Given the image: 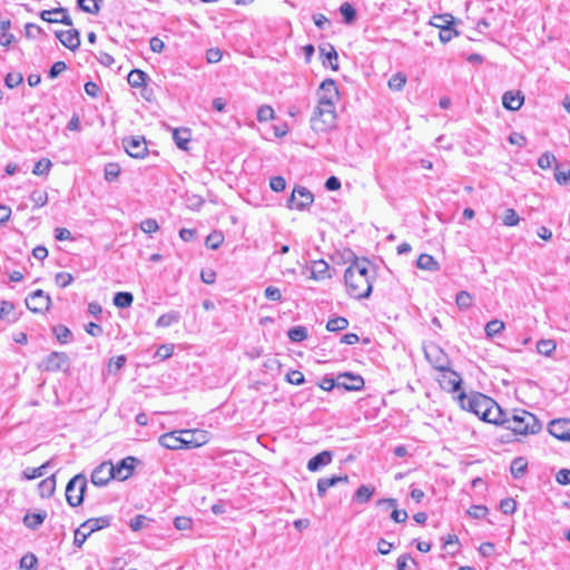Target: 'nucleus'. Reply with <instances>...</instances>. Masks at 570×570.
Listing matches in <instances>:
<instances>
[{
    "label": "nucleus",
    "mask_w": 570,
    "mask_h": 570,
    "mask_svg": "<svg viewBox=\"0 0 570 570\" xmlns=\"http://www.w3.org/2000/svg\"><path fill=\"white\" fill-rule=\"evenodd\" d=\"M317 106L311 117V127L316 132L332 129L336 122V104L340 91L335 80L328 78L322 81L317 89Z\"/></svg>",
    "instance_id": "obj_1"
},
{
    "label": "nucleus",
    "mask_w": 570,
    "mask_h": 570,
    "mask_svg": "<svg viewBox=\"0 0 570 570\" xmlns=\"http://www.w3.org/2000/svg\"><path fill=\"white\" fill-rule=\"evenodd\" d=\"M373 278L374 269L370 261L355 259L344 273L347 294L357 299L367 298L372 293Z\"/></svg>",
    "instance_id": "obj_2"
},
{
    "label": "nucleus",
    "mask_w": 570,
    "mask_h": 570,
    "mask_svg": "<svg viewBox=\"0 0 570 570\" xmlns=\"http://www.w3.org/2000/svg\"><path fill=\"white\" fill-rule=\"evenodd\" d=\"M459 397L463 410L475 414L484 422L500 424L504 420V412L499 404L484 394L472 393L465 395L462 392Z\"/></svg>",
    "instance_id": "obj_3"
},
{
    "label": "nucleus",
    "mask_w": 570,
    "mask_h": 570,
    "mask_svg": "<svg viewBox=\"0 0 570 570\" xmlns=\"http://www.w3.org/2000/svg\"><path fill=\"white\" fill-rule=\"evenodd\" d=\"M500 424H504L508 430L520 435L535 434L541 430L537 416L525 410H514L511 416L504 413V420Z\"/></svg>",
    "instance_id": "obj_4"
},
{
    "label": "nucleus",
    "mask_w": 570,
    "mask_h": 570,
    "mask_svg": "<svg viewBox=\"0 0 570 570\" xmlns=\"http://www.w3.org/2000/svg\"><path fill=\"white\" fill-rule=\"evenodd\" d=\"M110 522L111 518L108 515L86 520L75 531L73 544L81 548L91 533L109 527Z\"/></svg>",
    "instance_id": "obj_5"
},
{
    "label": "nucleus",
    "mask_w": 570,
    "mask_h": 570,
    "mask_svg": "<svg viewBox=\"0 0 570 570\" xmlns=\"http://www.w3.org/2000/svg\"><path fill=\"white\" fill-rule=\"evenodd\" d=\"M87 489V478L83 474L75 475L66 487V500L70 507H78L83 502Z\"/></svg>",
    "instance_id": "obj_6"
},
{
    "label": "nucleus",
    "mask_w": 570,
    "mask_h": 570,
    "mask_svg": "<svg viewBox=\"0 0 570 570\" xmlns=\"http://www.w3.org/2000/svg\"><path fill=\"white\" fill-rule=\"evenodd\" d=\"M314 202L313 194L303 186H296L288 199V207L297 210L308 208Z\"/></svg>",
    "instance_id": "obj_7"
},
{
    "label": "nucleus",
    "mask_w": 570,
    "mask_h": 570,
    "mask_svg": "<svg viewBox=\"0 0 570 570\" xmlns=\"http://www.w3.org/2000/svg\"><path fill=\"white\" fill-rule=\"evenodd\" d=\"M424 354L430 364L438 371L445 370L450 365L448 355L435 344L425 346Z\"/></svg>",
    "instance_id": "obj_8"
},
{
    "label": "nucleus",
    "mask_w": 570,
    "mask_h": 570,
    "mask_svg": "<svg viewBox=\"0 0 570 570\" xmlns=\"http://www.w3.org/2000/svg\"><path fill=\"white\" fill-rule=\"evenodd\" d=\"M185 449L199 448L209 441V432L206 430H180Z\"/></svg>",
    "instance_id": "obj_9"
},
{
    "label": "nucleus",
    "mask_w": 570,
    "mask_h": 570,
    "mask_svg": "<svg viewBox=\"0 0 570 570\" xmlns=\"http://www.w3.org/2000/svg\"><path fill=\"white\" fill-rule=\"evenodd\" d=\"M51 299L42 289H37L26 298V305L32 313H45L49 309Z\"/></svg>",
    "instance_id": "obj_10"
},
{
    "label": "nucleus",
    "mask_w": 570,
    "mask_h": 570,
    "mask_svg": "<svg viewBox=\"0 0 570 570\" xmlns=\"http://www.w3.org/2000/svg\"><path fill=\"white\" fill-rule=\"evenodd\" d=\"M126 153L132 158H144L147 153V142L141 136H132L122 140Z\"/></svg>",
    "instance_id": "obj_11"
},
{
    "label": "nucleus",
    "mask_w": 570,
    "mask_h": 570,
    "mask_svg": "<svg viewBox=\"0 0 570 570\" xmlns=\"http://www.w3.org/2000/svg\"><path fill=\"white\" fill-rule=\"evenodd\" d=\"M439 372L438 381L443 390L449 392H456L460 390L462 379L456 372L452 371L449 366L445 367V370H440Z\"/></svg>",
    "instance_id": "obj_12"
},
{
    "label": "nucleus",
    "mask_w": 570,
    "mask_h": 570,
    "mask_svg": "<svg viewBox=\"0 0 570 570\" xmlns=\"http://www.w3.org/2000/svg\"><path fill=\"white\" fill-rule=\"evenodd\" d=\"M40 18L50 23H62L65 26H72V20L66 8L59 7L50 10H42Z\"/></svg>",
    "instance_id": "obj_13"
},
{
    "label": "nucleus",
    "mask_w": 570,
    "mask_h": 570,
    "mask_svg": "<svg viewBox=\"0 0 570 570\" xmlns=\"http://www.w3.org/2000/svg\"><path fill=\"white\" fill-rule=\"evenodd\" d=\"M114 464L104 462L98 465L91 473V482L97 487L106 485L111 479H115Z\"/></svg>",
    "instance_id": "obj_14"
},
{
    "label": "nucleus",
    "mask_w": 570,
    "mask_h": 570,
    "mask_svg": "<svg viewBox=\"0 0 570 570\" xmlns=\"http://www.w3.org/2000/svg\"><path fill=\"white\" fill-rule=\"evenodd\" d=\"M336 387L345 391H361L364 387V380L362 376L351 373L340 374L336 380Z\"/></svg>",
    "instance_id": "obj_15"
},
{
    "label": "nucleus",
    "mask_w": 570,
    "mask_h": 570,
    "mask_svg": "<svg viewBox=\"0 0 570 570\" xmlns=\"http://www.w3.org/2000/svg\"><path fill=\"white\" fill-rule=\"evenodd\" d=\"M549 432L560 441H570V419H556L549 424Z\"/></svg>",
    "instance_id": "obj_16"
},
{
    "label": "nucleus",
    "mask_w": 570,
    "mask_h": 570,
    "mask_svg": "<svg viewBox=\"0 0 570 570\" xmlns=\"http://www.w3.org/2000/svg\"><path fill=\"white\" fill-rule=\"evenodd\" d=\"M46 371L56 372L59 370L67 368L69 366V358L66 353L52 352L43 361Z\"/></svg>",
    "instance_id": "obj_17"
},
{
    "label": "nucleus",
    "mask_w": 570,
    "mask_h": 570,
    "mask_svg": "<svg viewBox=\"0 0 570 570\" xmlns=\"http://www.w3.org/2000/svg\"><path fill=\"white\" fill-rule=\"evenodd\" d=\"M136 459L134 456H127L121 460L117 465H114L115 479L119 481L127 480L134 472Z\"/></svg>",
    "instance_id": "obj_18"
},
{
    "label": "nucleus",
    "mask_w": 570,
    "mask_h": 570,
    "mask_svg": "<svg viewBox=\"0 0 570 570\" xmlns=\"http://www.w3.org/2000/svg\"><path fill=\"white\" fill-rule=\"evenodd\" d=\"M56 37L71 51L77 50L80 46L79 32L76 29L56 31Z\"/></svg>",
    "instance_id": "obj_19"
},
{
    "label": "nucleus",
    "mask_w": 570,
    "mask_h": 570,
    "mask_svg": "<svg viewBox=\"0 0 570 570\" xmlns=\"http://www.w3.org/2000/svg\"><path fill=\"white\" fill-rule=\"evenodd\" d=\"M183 442V434L179 431L168 432L159 438V444L169 450L185 449Z\"/></svg>",
    "instance_id": "obj_20"
},
{
    "label": "nucleus",
    "mask_w": 570,
    "mask_h": 570,
    "mask_svg": "<svg viewBox=\"0 0 570 570\" xmlns=\"http://www.w3.org/2000/svg\"><path fill=\"white\" fill-rule=\"evenodd\" d=\"M524 101V96L521 91H507L502 97V105L505 109L517 111L519 110Z\"/></svg>",
    "instance_id": "obj_21"
},
{
    "label": "nucleus",
    "mask_w": 570,
    "mask_h": 570,
    "mask_svg": "<svg viewBox=\"0 0 570 570\" xmlns=\"http://www.w3.org/2000/svg\"><path fill=\"white\" fill-rule=\"evenodd\" d=\"M332 459L333 454L331 451L320 452L307 462V469L312 472H316L321 468L328 465Z\"/></svg>",
    "instance_id": "obj_22"
},
{
    "label": "nucleus",
    "mask_w": 570,
    "mask_h": 570,
    "mask_svg": "<svg viewBox=\"0 0 570 570\" xmlns=\"http://www.w3.org/2000/svg\"><path fill=\"white\" fill-rule=\"evenodd\" d=\"M348 476L347 475H333L331 478H322L317 481V494L323 498L326 494V491L338 484L340 482H347Z\"/></svg>",
    "instance_id": "obj_23"
},
{
    "label": "nucleus",
    "mask_w": 570,
    "mask_h": 570,
    "mask_svg": "<svg viewBox=\"0 0 570 570\" xmlns=\"http://www.w3.org/2000/svg\"><path fill=\"white\" fill-rule=\"evenodd\" d=\"M328 269H330V265L325 261H323V259L314 261L312 263V269H311L312 278L315 281H323V279L330 278L331 275L328 273Z\"/></svg>",
    "instance_id": "obj_24"
},
{
    "label": "nucleus",
    "mask_w": 570,
    "mask_h": 570,
    "mask_svg": "<svg viewBox=\"0 0 570 570\" xmlns=\"http://www.w3.org/2000/svg\"><path fill=\"white\" fill-rule=\"evenodd\" d=\"M320 53L321 56H324L325 59L328 61V65L332 70L337 71L338 70V63H337V52L333 45L331 43H323L320 46Z\"/></svg>",
    "instance_id": "obj_25"
},
{
    "label": "nucleus",
    "mask_w": 570,
    "mask_h": 570,
    "mask_svg": "<svg viewBox=\"0 0 570 570\" xmlns=\"http://www.w3.org/2000/svg\"><path fill=\"white\" fill-rule=\"evenodd\" d=\"M173 139L178 148L183 150H188V144L191 139L190 130L187 128L174 129Z\"/></svg>",
    "instance_id": "obj_26"
},
{
    "label": "nucleus",
    "mask_w": 570,
    "mask_h": 570,
    "mask_svg": "<svg viewBox=\"0 0 570 570\" xmlns=\"http://www.w3.org/2000/svg\"><path fill=\"white\" fill-rule=\"evenodd\" d=\"M416 266L420 269L429 271V272H436L440 269V264L438 261L429 254H421L417 257Z\"/></svg>",
    "instance_id": "obj_27"
},
{
    "label": "nucleus",
    "mask_w": 570,
    "mask_h": 570,
    "mask_svg": "<svg viewBox=\"0 0 570 570\" xmlns=\"http://www.w3.org/2000/svg\"><path fill=\"white\" fill-rule=\"evenodd\" d=\"M379 504H386L390 508H393V511L391 513L392 520H394L396 523L405 522L407 519V512L405 510H397L396 509V500L395 499H382L379 501Z\"/></svg>",
    "instance_id": "obj_28"
},
{
    "label": "nucleus",
    "mask_w": 570,
    "mask_h": 570,
    "mask_svg": "<svg viewBox=\"0 0 570 570\" xmlns=\"http://www.w3.org/2000/svg\"><path fill=\"white\" fill-rule=\"evenodd\" d=\"M56 484H57L56 474H52V475L43 479L39 483L40 497L41 498H50L56 491Z\"/></svg>",
    "instance_id": "obj_29"
},
{
    "label": "nucleus",
    "mask_w": 570,
    "mask_h": 570,
    "mask_svg": "<svg viewBox=\"0 0 570 570\" xmlns=\"http://www.w3.org/2000/svg\"><path fill=\"white\" fill-rule=\"evenodd\" d=\"M46 517V512L27 513L23 517V524L29 529L36 530L43 523Z\"/></svg>",
    "instance_id": "obj_30"
},
{
    "label": "nucleus",
    "mask_w": 570,
    "mask_h": 570,
    "mask_svg": "<svg viewBox=\"0 0 570 570\" xmlns=\"http://www.w3.org/2000/svg\"><path fill=\"white\" fill-rule=\"evenodd\" d=\"M453 23L454 17L450 13L434 14L430 20V24L438 29H444L445 27L453 26Z\"/></svg>",
    "instance_id": "obj_31"
},
{
    "label": "nucleus",
    "mask_w": 570,
    "mask_h": 570,
    "mask_svg": "<svg viewBox=\"0 0 570 570\" xmlns=\"http://www.w3.org/2000/svg\"><path fill=\"white\" fill-rule=\"evenodd\" d=\"M146 78L147 75L144 71L139 69H134L128 73L127 80L131 87L140 88L145 85Z\"/></svg>",
    "instance_id": "obj_32"
},
{
    "label": "nucleus",
    "mask_w": 570,
    "mask_h": 570,
    "mask_svg": "<svg viewBox=\"0 0 570 570\" xmlns=\"http://www.w3.org/2000/svg\"><path fill=\"white\" fill-rule=\"evenodd\" d=\"M504 322L501 320H492L485 324L484 332L487 337L493 338L504 330Z\"/></svg>",
    "instance_id": "obj_33"
},
{
    "label": "nucleus",
    "mask_w": 570,
    "mask_h": 570,
    "mask_svg": "<svg viewBox=\"0 0 570 570\" xmlns=\"http://www.w3.org/2000/svg\"><path fill=\"white\" fill-rule=\"evenodd\" d=\"M406 83V76L403 72H396L389 79L387 86L391 90L401 91Z\"/></svg>",
    "instance_id": "obj_34"
},
{
    "label": "nucleus",
    "mask_w": 570,
    "mask_h": 570,
    "mask_svg": "<svg viewBox=\"0 0 570 570\" xmlns=\"http://www.w3.org/2000/svg\"><path fill=\"white\" fill-rule=\"evenodd\" d=\"M557 348V343L553 340H540L537 343L538 353L544 356H551Z\"/></svg>",
    "instance_id": "obj_35"
},
{
    "label": "nucleus",
    "mask_w": 570,
    "mask_h": 570,
    "mask_svg": "<svg viewBox=\"0 0 570 570\" xmlns=\"http://www.w3.org/2000/svg\"><path fill=\"white\" fill-rule=\"evenodd\" d=\"M50 463H51V461H47L46 463H43L42 465H40L38 468L26 469L22 473L23 478L26 480H33V479L42 476L45 474L46 469L50 466Z\"/></svg>",
    "instance_id": "obj_36"
},
{
    "label": "nucleus",
    "mask_w": 570,
    "mask_h": 570,
    "mask_svg": "<svg viewBox=\"0 0 570 570\" xmlns=\"http://www.w3.org/2000/svg\"><path fill=\"white\" fill-rule=\"evenodd\" d=\"M132 301L134 296L129 292H118L114 297V304L120 308L129 307Z\"/></svg>",
    "instance_id": "obj_37"
},
{
    "label": "nucleus",
    "mask_w": 570,
    "mask_h": 570,
    "mask_svg": "<svg viewBox=\"0 0 570 570\" xmlns=\"http://www.w3.org/2000/svg\"><path fill=\"white\" fill-rule=\"evenodd\" d=\"M52 167V163L48 158H41L38 160L32 169V174L36 176L48 175Z\"/></svg>",
    "instance_id": "obj_38"
},
{
    "label": "nucleus",
    "mask_w": 570,
    "mask_h": 570,
    "mask_svg": "<svg viewBox=\"0 0 570 570\" xmlns=\"http://www.w3.org/2000/svg\"><path fill=\"white\" fill-rule=\"evenodd\" d=\"M374 493V488L371 485L363 484L355 492V500L361 503H365L370 501L371 497Z\"/></svg>",
    "instance_id": "obj_39"
},
{
    "label": "nucleus",
    "mask_w": 570,
    "mask_h": 570,
    "mask_svg": "<svg viewBox=\"0 0 570 570\" xmlns=\"http://www.w3.org/2000/svg\"><path fill=\"white\" fill-rule=\"evenodd\" d=\"M348 326V321L345 317H335L328 320L326 330L330 332H337L345 330Z\"/></svg>",
    "instance_id": "obj_40"
},
{
    "label": "nucleus",
    "mask_w": 570,
    "mask_h": 570,
    "mask_svg": "<svg viewBox=\"0 0 570 570\" xmlns=\"http://www.w3.org/2000/svg\"><path fill=\"white\" fill-rule=\"evenodd\" d=\"M275 118V111L269 105H262L257 110V120L265 122Z\"/></svg>",
    "instance_id": "obj_41"
},
{
    "label": "nucleus",
    "mask_w": 570,
    "mask_h": 570,
    "mask_svg": "<svg viewBox=\"0 0 570 570\" xmlns=\"http://www.w3.org/2000/svg\"><path fill=\"white\" fill-rule=\"evenodd\" d=\"M502 223L504 226L513 227L520 223V217L513 208H508L504 212Z\"/></svg>",
    "instance_id": "obj_42"
},
{
    "label": "nucleus",
    "mask_w": 570,
    "mask_h": 570,
    "mask_svg": "<svg viewBox=\"0 0 570 570\" xmlns=\"http://www.w3.org/2000/svg\"><path fill=\"white\" fill-rule=\"evenodd\" d=\"M455 302L461 309H468L471 307L473 298L470 293L461 291L456 294Z\"/></svg>",
    "instance_id": "obj_43"
},
{
    "label": "nucleus",
    "mask_w": 570,
    "mask_h": 570,
    "mask_svg": "<svg viewBox=\"0 0 570 570\" xmlns=\"http://www.w3.org/2000/svg\"><path fill=\"white\" fill-rule=\"evenodd\" d=\"M340 12L343 16L346 23H351L356 18V10L353 8V6L348 2H344L340 7Z\"/></svg>",
    "instance_id": "obj_44"
},
{
    "label": "nucleus",
    "mask_w": 570,
    "mask_h": 570,
    "mask_svg": "<svg viewBox=\"0 0 570 570\" xmlns=\"http://www.w3.org/2000/svg\"><path fill=\"white\" fill-rule=\"evenodd\" d=\"M120 175V167L116 163H109L105 166V179L107 181L116 180Z\"/></svg>",
    "instance_id": "obj_45"
},
{
    "label": "nucleus",
    "mask_w": 570,
    "mask_h": 570,
    "mask_svg": "<svg viewBox=\"0 0 570 570\" xmlns=\"http://www.w3.org/2000/svg\"><path fill=\"white\" fill-rule=\"evenodd\" d=\"M307 337V331L304 326H295L288 331V338L292 342H302Z\"/></svg>",
    "instance_id": "obj_46"
},
{
    "label": "nucleus",
    "mask_w": 570,
    "mask_h": 570,
    "mask_svg": "<svg viewBox=\"0 0 570 570\" xmlns=\"http://www.w3.org/2000/svg\"><path fill=\"white\" fill-rule=\"evenodd\" d=\"M527 469V461L523 458H517L511 463V473L518 478L524 473Z\"/></svg>",
    "instance_id": "obj_47"
},
{
    "label": "nucleus",
    "mask_w": 570,
    "mask_h": 570,
    "mask_svg": "<svg viewBox=\"0 0 570 570\" xmlns=\"http://www.w3.org/2000/svg\"><path fill=\"white\" fill-rule=\"evenodd\" d=\"M30 199L36 207H42L48 203V194L45 190H35L31 193Z\"/></svg>",
    "instance_id": "obj_48"
},
{
    "label": "nucleus",
    "mask_w": 570,
    "mask_h": 570,
    "mask_svg": "<svg viewBox=\"0 0 570 570\" xmlns=\"http://www.w3.org/2000/svg\"><path fill=\"white\" fill-rule=\"evenodd\" d=\"M224 240V236L220 233H212L206 238V246L212 249H217Z\"/></svg>",
    "instance_id": "obj_49"
},
{
    "label": "nucleus",
    "mask_w": 570,
    "mask_h": 570,
    "mask_svg": "<svg viewBox=\"0 0 570 570\" xmlns=\"http://www.w3.org/2000/svg\"><path fill=\"white\" fill-rule=\"evenodd\" d=\"M23 80L20 72H9L4 78V83L8 88L12 89L19 86Z\"/></svg>",
    "instance_id": "obj_50"
},
{
    "label": "nucleus",
    "mask_w": 570,
    "mask_h": 570,
    "mask_svg": "<svg viewBox=\"0 0 570 570\" xmlns=\"http://www.w3.org/2000/svg\"><path fill=\"white\" fill-rule=\"evenodd\" d=\"M177 321H178V316L175 313L163 314L158 317L156 325L158 327H168Z\"/></svg>",
    "instance_id": "obj_51"
},
{
    "label": "nucleus",
    "mask_w": 570,
    "mask_h": 570,
    "mask_svg": "<svg viewBox=\"0 0 570 570\" xmlns=\"http://www.w3.org/2000/svg\"><path fill=\"white\" fill-rule=\"evenodd\" d=\"M557 161L556 157L551 153H544L542 154L538 159V166L541 169H548Z\"/></svg>",
    "instance_id": "obj_52"
},
{
    "label": "nucleus",
    "mask_w": 570,
    "mask_h": 570,
    "mask_svg": "<svg viewBox=\"0 0 570 570\" xmlns=\"http://www.w3.org/2000/svg\"><path fill=\"white\" fill-rule=\"evenodd\" d=\"M140 229L144 233L151 234L159 229V225L156 219L147 218L140 223Z\"/></svg>",
    "instance_id": "obj_53"
},
{
    "label": "nucleus",
    "mask_w": 570,
    "mask_h": 570,
    "mask_svg": "<svg viewBox=\"0 0 570 570\" xmlns=\"http://www.w3.org/2000/svg\"><path fill=\"white\" fill-rule=\"evenodd\" d=\"M459 32L452 28V26L445 27L444 29H440L439 38L441 42L446 43L456 37Z\"/></svg>",
    "instance_id": "obj_54"
},
{
    "label": "nucleus",
    "mask_w": 570,
    "mask_h": 570,
    "mask_svg": "<svg viewBox=\"0 0 570 570\" xmlns=\"http://www.w3.org/2000/svg\"><path fill=\"white\" fill-rule=\"evenodd\" d=\"M500 509L504 514H512L517 510V502L511 498L503 499L500 502Z\"/></svg>",
    "instance_id": "obj_55"
},
{
    "label": "nucleus",
    "mask_w": 570,
    "mask_h": 570,
    "mask_svg": "<svg viewBox=\"0 0 570 570\" xmlns=\"http://www.w3.org/2000/svg\"><path fill=\"white\" fill-rule=\"evenodd\" d=\"M269 187L273 191L281 193L286 188V181L282 176H274L269 180Z\"/></svg>",
    "instance_id": "obj_56"
},
{
    "label": "nucleus",
    "mask_w": 570,
    "mask_h": 570,
    "mask_svg": "<svg viewBox=\"0 0 570 570\" xmlns=\"http://www.w3.org/2000/svg\"><path fill=\"white\" fill-rule=\"evenodd\" d=\"M72 281H73V277L70 273L60 272V273L56 274V284L61 288H65L68 285H70L72 283Z\"/></svg>",
    "instance_id": "obj_57"
},
{
    "label": "nucleus",
    "mask_w": 570,
    "mask_h": 570,
    "mask_svg": "<svg viewBox=\"0 0 570 570\" xmlns=\"http://www.w3.org/2000/svg\"><path fill=\"white\" fill-rule=\"evenodd\" d=\"M286 381L294 385H301L304 383V374L299 371H291L286 375Z\"/></svg>",
    "instance_id": "obj_58"
},
{
    "label": "nucleus",
    "mask_w": 570,
    "mask_h": 570,
    "mask_svg": "<svg viewBox=\"0 0 570 570\" xmlns=\"http://www.w3.org/2000/svg\"><path fill=\"white\" fill-rule=\"evenodd\" d=\"M468 513L471 518H474V519H482L487 515L488 513V508L484 507V505H472L469 510H468Z\"/></svg>",
    "instance_id": "obj_59"
},
{
    "label": "nucleus",
    "mask_w": 570,
    "mask_h": 570,
    "mask_svg": "<svg viewBox=\"0 0 570 570\" xmlns=\"http://www.w3.org/2000/svg\"><path fill=\"white\" fill-rule=\"evenodd\" d=\"M264 295L267 299L278 302L282 299V293L278 287L267 286L265 288Z\"/></svg>",
    "instance_id": "obj_60"
},
{
    "label": "nucleus",
    "mask_w": 570,
    "mask_h": 570,
    "mask_svg": "<svg viewBox=\"0 0 570 570\" xmlns=\"http://www.w3.org/2000/svg\"><path fill=\"white\" fill-rule=\"evenodd\" d=\"M147 521L148 519L145 515L139 514L130 520L129 527L132 531H139L146 525Z\"/></svg>",
    "instance_id": "obj_61"
},
{
    "label": "nucleus",
    "mask_w": 570,
    "mask_h": 570,
    "mask_svg": "<svg viewBox=\"0 0 570 570\" xmlns=\"http://www.w3.org/2000/svg\"><path fill=\"white\" fill-rule=\"evenodd\" d=\"M56 336L59 342L67 343L69 337L71 336V332L68 327L63 325H59L55 328Z\"/></svg>",
    "instance_id": "obj_62"
},
{
    "label": "nucleus",
    "mask_w": 570,
    "mask_h": 570,
    "mask_svg": "<svg viewBox=\"0 0 570 570\" xmlns=\"http://www.w3.org/2000/svg\"><path fill=\"white\" fill-rule=\"evenodd\" d=\"M193 521L187 517H177L174 520V525L177 530H188L191 528Z\"/></svg>",
    "instance_id": "obj_63"
},
{
    "label": "nucleus",
    "mask_w": 570,
    "mask_h": 570,
    "mask_svg": "<svg viewBox=\"0 0 570 570\" xmlns=\"http://www.w3.org/2000/svg\"><path fill=\"white\" fill-rule=\"evenodd\" d=\"M556 480L562 485L570 484V470L561 469L556 474Z\"/></svg>",
    "instance_id": "obj_64"
}]
</instances>
